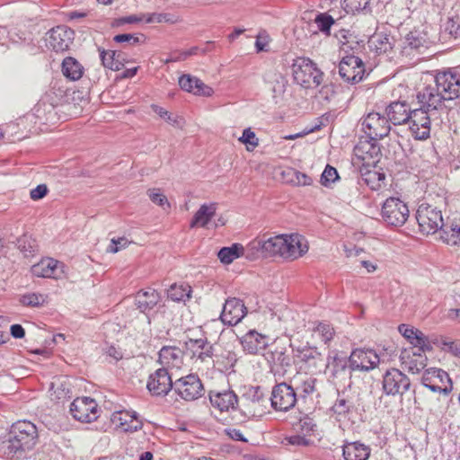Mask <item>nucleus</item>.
Listing matches in <instances>:
<instances>
[{
	"mask_svg": "<svg viewBox=\"0 0 460 460\" xmlns=\"http://www.w3.org/2000/svg\"><path fill=\"white\" fill-rule=\"evenodd\" d=\"M398 331L416 349V351L403 349L400 355V360L410 372L418 373L426 365L424 354L432 349L430 341L421 331L409 324H400Z\"/></svg>",
	"mask_w": 460,
	"mask_h": 460,
	"instance_id": "1",
	"label": "nucleus"
},
{
	"mask_svg": "<svg viewBox=\"0 0 460 460\" xmlns=\"http://www.w3.org/2000/svg\"><path fill=\"white\" fill-rule=\"evenodd\" d=\"M37 437V429L32 422L17 421L12 425L8 438L2 444L4 452L8 457H13L28 451L36 444Z\"/></svg>",
	"mask_w": 460,
	"mask_h": 460,
	"instance_id": "2",
	"label": "nucleus"
},
{
	"mask_svg": "<svg viewBox=\"0 0 460 460\" xmlns=\"http://www.w3.org/2000/svg\"><path fill=\"white\" fill-rule=\"evenodd\" d=\"M294 81L305 89L317 88L323 80V73L310 58L298 57L291 66Z\"/></svg>",
	"mask_w": 460,
	"mask_h": 460,
	"instance_id": "3",
	"label": "nucleus"
},
{
	"mask_svg": "<svg viewBox=\"0 0 460 460\" xmlns=\"http://www.w3.org/2000/svg\"><path fill=\"white\" fill-rule=\"evenodd\" d=\"M416 220L420 233L425 235L437 233L444 226L442 211L429 203H421L418 207Z\"/></svg>",
	"mask_w": 460,
	"mask_h": 460,
	"instance_id": "4",
	"label": "nucleus"
},
{
	"mask_svg": "<svg viewBox=\"0 0 460 460\" xmlns=\"http://www.w3.org/2000/svg\"><path fill=\"white\" fill-rule=\"evenodd\" d=\"M381 217L389 226H402L410 217L407 203L398 197L387 198L381 208Z\"/></svg>",
	"mask_w": 460,
	"mask_h": 460,
	"instance_id": "5",
	"label": "nucleus"
},
{
	"mask_svg": "<svg viewBox=\"0 0 460 460\" xmlns=\"http://www.w3.org/2000/svg\"><path fill=\"white\" fill-rule=\"evenodd\" d=\"M269 401L260 387L252 388L243 395L241 411L246 417L261 418L270 411Z\"/></svg>",
	"mask_w": 460,
	"mask_h": 460,
	"instance_id": "6",
	"label": "nucleus"
},
{
	"mask_svg": "<svg viewBox=\"0 0 460 460\" xmlns=\"http://www.w3.org/2000/svg\"><path fill=\"white\" fill-rule=\"evenodd\" d=\"M436 112H429L423 108L415 109L410 112V119L407 121L409 130L416 140H426L430 136L431 121Z\"/></svg>",
	"mask_w": 460,
	"mask_h": 460,
	"instance_id": "7",
	"label": "nucleus"
},
{
	"mask_svg": "<svg viewBox=\"0 0 460 460\" xmlns=\"http://www.w3.org/2000/svg\"><path fill=\"white\" fill-rule=\"evenodd\" d=\"M354 155L364 167L376 168L381 159L382 153L377 140L363 137L355 146Z\"/></svg>",
	"mask_w": 460,
	"mask_h": 460,
	"instance_id": "8",
	"label": "nucleus"
},
{
	"mask_svg": "<svg viewBox=\"0 0 460 460\" xmlns=\"http://www.w3.org/2000/svg\"><path fill=\"white\" fill-rule=\"evenodd\" d=\"M380 357L373 349H355L349 357V367L352 371L369 372L379 366Z\"/></svg>",
	"mask_w": 460,
	"mask_h": 460,
	"instance_id": "9",
	"label": "nucleus"
},
{
	"mask_svg": "<svg viewBox=\"0 0 460 460\" xmlns=\"http://www.w3.org/2000/svg\"><path fill=\"white\" fill-rule=\"evenodd\" d=\"M271 407L277 411H288L295 407L297 398L296 393L292 385L287 383L276 385L269 398Z\"/></svg>",
	"mask_w": 460,
	"mask_h": 460,
	"instance_id": "10",
	"label": "nucleus"
},
{
	"mask_svg": "<svg viewBox=\"0 0 460 460\" xmlns=\"http://www.w3.org/2000/svg\"><path fill=\"white\" fill-rule=\"evenodd\" d=\"M435 83L446 100H454L460 95V75L452 69L438 71Z\"/></svg>",
	"mask_w": 460,
	"mask_h": 460,
	"instance_id": "11",
	"label": "nucleus"
},
{
	"mask_svg": "<svg viewBox=\"0 0 460 460\" xmlns=\"http://www.w3.org/2000/svg\"><path fill=\"white\" fill-rule=\"evenodd\" d=\"M421 383L436 393L448 394L452 390V382L448 374L440 368L426 369L422 374Z\"/></svg>",
	"mask_w": 460,
	"mask_h": 460,
	"instance_id": "12",
	"label": "nucleus"
},
{
	"mask_svg": "<svg viewBox=\"0 0 460 460\" xmlns=\"http://www.w3.org/2000/svg\"><path fill=\"white\" fill-rule=\"evenodd\" d=\"M309 249L308 242L299 234H282V259L295 261L303 257Z\"/></svg>",
	"mask_w": 460,
	"mask_h": 460,
	"instance_id": "13",
	"label": "nucleus"
},
{
	"mask_svg": "<svg viewBox=\"0 0 460 460\" xmlns=\"http://www.w3.org/2000/svg\"><path fill=\"white\" fill-rule=\"evenodd\" d=\"M187 350L190 354L193 365L199 370L201 365L213 364L214 349L211 343L206 339L190 340L187 343Z\"/></svg>",
	"mask_w": 460,
	"mask_h": 460,
	"instance_id": "14",
	"label": "nucleus"
},
{
	"mask_svg": "<svg viewBox=\"0 0 460 460\" xmlns=\"http://www.w3.org/2000/svg\"><path fill=\"white\" fill-rule=\"evenodd\" d=\"M339 73L345 81L352 84L358 83L365 76V64L358 57L354 55L345 56L340 62Z\"/></svg>",
	"mask_w": 460,
	"mask_h": 460,
	"instance_id": "15",
	"label": "nucleus"
},
{
	"mask_svg": "<svg viewBox=\"0 0 460 460\" xmlns=\"http://www.w3.org/2000/svg\"><path fill=\"white\" fill-rule=\"evenodd\" d=\"M362 129L368 138L379 140L391 129L389 120L378 112H370L363 119Z\"/></svg>",
	"mask_w": 460,
	"mask_h": 460,
	"instance_id": "16",
	"label": "nucleus"
},
{
	"mask_svg": "<svg viewBox=\"0 0 460 460\" xmlns=\"http://www.w3.org/2000/svg\"><path fill=\"white\" fill-rule=\"evenodd\" d=\"M66 266L63 262L53 258H44L31 268V272L38 278H52L59 279L66 275Z\"/></svg>",
	"mask_w": 460,
	"mask_h": 460,
	"instance_id": "17",
	"label": "nucleus"
},
{
	"mask_svg": "<svg viewBox=\"0 0 460 460\" xmlns=\"http://www.w3.org/2000/svg\"><path fill=\"white\" fill-rule=\"evenodd\" d=\"M175 392L185 401H194L202 395L203 385L198 376L190 374L175 381Z\"/></svg>",
	"mask_w": 460,
	"mask_h": 460,
	"instance_id": "18",
	"label": "nucleus"
},
{
	"mask_svg": "<svg viewBox=\"0 0 460 460\" xmlns=\"http://www.w3.org/2000/svg\"><path fill=\"white\" fill-rule=\"evenodd\" d=\"M73 417L82 422H91L97 419L98 404L90 397H77L70 406Z\"/></svg>",
	"mask_w": 460,
	"mask_h": 460,
	"instance_id": "19",
	"label": "nucleus"
},
{
	"mask_svg": "<svg viewBox=\"0 0 460 460\" xmlns=\"http://www.w3.org/2000/svg\"><path fill=\"white\" fill-rule=\"evenodd\" d=\"M410 387L408 376L397 368L388 369L383 377V389L387 394H402Z\"/></svg>",
	"mask_w": 460,
	"mask_h": 460,
	"instance_id": "20",
	"label": "nucleus"
},
{
	"mask_svg": "<svg viewBox=\"0 0 460 460\" xmlns=\"http://www.w3.org/2000/svg\"><path fill=\"white\" fill-rule=\"evenodd\" d=\"M114 428L123 432H135L140 429L143 423L135 411L121 410L114 411L111 416Z\"/></svg>",
	"mask_w": 460,
	"mask_h": 460,
	"instance_id": "21",
	"label": "nucleus"
},
{
	"mask_svg": "<svg viewBox=\"0 0 460 460\" xmlns=\"http://www.w3.org/2000/svg\"><path fill=\"white\" fill-rule=\"evenodd\" d=\"M247 309L244 303L236 297L226 300L220 319L225 324L236 325L246 315Z\"/></svg>",
	"mask_w": 460,
	"mask_h": 460,
	"instance_id": "22",
	"label": "nucleus"
},
{
	"mask_svg": "<svg viewBox=\"0 0 460 460\" xmlns=\"http://www.w3.org/2000/svg\"><path fill=\"white\" fill-rule=\"evenodd\" d=\"M74 31L66 26H57L49 31L47 46L56 52L67 50L73 41Z\"/></svg>",
	"mask_w": 460,
	"mask_h": 460,
	"instance_id": "23",
	"label": "nucleus"
},
{
	"mask_svg": "<svg viewBox=\"0 0 460 460\" xmlns=\"http://www.w3.org/2000/svg\"><path fill=\"white\" fill-rule=\"evenodd\" d=\"M243 349L251 355L262 354L269 346L270 338L255 330H250L241 338Z\"/></svg>",
	"mask_w": 460,
	"mask_h": 460,
	"instance_id": "24",
	"label": "nucleus"
},
{
	"mask_svg": "<svg viewBox=\"0 0 460 460\" xmlns=\"http://www.w3.org/2000/svg\"><path fill=\"white\" fill-rule=\"evenodd\" d=\"M146 387L154 395L167 394L172 387V376L168 370L166 368H159L151 374Z\"/></svg>",
	"mask_w": 460,
	"mask_h": 460,
	"instance_id": "25",
	"label": "nucleus"
},
{
	"mask_svg": "<svg viewBox=\"0 0 460 460\" xmlns=\"http://www.w3.org/2000/svg\"><path fill=\"white\" fill-rule=\"evenodd\" d=\"M417 98L421 105L420 108L429 111V112L434 111L436 113L438 107L442 105L443 101L446 100L437 85L424 86L418 92Z\"/></svg>",
	"mask_w": 460,
	"mask_h": 460,
	"instance_id": "26",
	"label": "nucleus"
},
{
	"mask_svg": "<svg viewBox=\"0 0 460 460\" xmlns=\"http://www.w3.org/2000/svg\"><path fill=\"white\" fill-rule=\"evenodd\" d=\"M180 87L194 95L210 97L214 94V90L209 85L204 84L199 78L190 75H182L179 77Z\"/></svg>",
	"mask_w": 460,
	"mask_h": 460,
	"instance_id": "27",
	"label": "nucleus"
},
{
	"mask_svg": "<svg viewBox=\"0 0 460 460\" xmlns=\"http://www.w3.org/2000/svg\"><path fill=\"white\" fill-rule=\"evenodd\" d=\"M209 400L212 406L221 412H228L234 410L238 405V398L234 392L230 390L211 391Z\"/></svg>",
	"mask_w": 460,
	"mask_h": 460,
	"instance_id": "28",
	"label": "nucleus"
},
{
	"mask_svg": "<svg viewBox=\"0 0 460 460\" xmlns=\"http://www.w3.org/2000/svg\"><path fill=\"white\" fill-rule=\"evenodd\" d=\"M250 245L261 251L266 256H279L282 258V234L268 238H257Z\"/></svg>",
	"mask_w": 460,
	"mask_h": 460,
	"instance_id": "29",
	"label": "nucleus"
},
{
	"mask_svg": "<svg viewBox=\"0 0 460 460\" xmlns=\"http://www.w3.org/2000/svg\"><path fill=\"white\" fill-rule=\"evenodd\" d=\"M159 362L163 368L180 369L183 365V351L176 346H164L159 351Z\"/></svg>",
	"mask_w": 460,
	"mask_h": 460,
	"instance_id": "30",
	"label": "nucleus"
},
{
	"mask_svg": "<svg viewBox=\"0 0 460 460\" xmlns=\"http://www.w3.org/2000/svg\"><path fill=\"white\" fill-rule=\"evenodd\" d=\"M371 447L360 441L345 442L342 446L344 460H368Z\"/></svg>",
	"mask_w": 460,
	"mask_h": 460,
	"instance_id": "31",
	"label": "nucleus"
},
{
	"mask_svg": "<svg viewBox=\"0 0 460 460\" xmlns=\"http://www.w3.org/2000/svg\"><path fill=\"white\" fill-rule=\"evenodd\" d=\"M217 210V203L216 202L202 204L193 215V217L190 223V226L191 228H207L210 220L216 215Z\"/></svg>",
	"mask_w": 460,
	"mask_h": 460,
	"instance_id": "32",
	"label": "nucleus"
},
{
	"mask_svg": "<svg viewBox=\"0 0 460 460\" xmlns=\"http://www.w3.org/2000/svg\"><path fill=\"white\" fill-rule=\"evenodd\" d=\"M160 294L153 288L140 290L136 294L135 302L141 312L152 310L160 301Z\"/></svg>",
	"mask_w": 460,
	"mask_h": 460,
	"instance_id": "33",
	"label": "nucleus"
},
{
	"mask_svg": "<svg viewBox=\"0 0 460 460\" xmlns=\"http://www.w3.org/2000/svg\"><path fill=\"white\" fill-rule=\"evenodd\" d=\"M55 117L54 106L50 103L44 102H39L33 108L31 113H28L22 119V122L25 119L26 121H32L33 119L39 120L40 124H47L49 120Z\"/></svg>",
	"mask_w": 460,
	"mask_h": 460,
	"instance_id": "34",
	"label": "nucleus"
},
{
	"mask_svg": "<svg viewBox=\"0 0 460 460\" xmlns=\"http://www.w3.org/2000/svg\"><path fill=\"white\" fill-rule=\"evenodd\" d=\"M368 47L377 55L386 54L393 49V39L385 33H375L368 40Z\"/></svg>",
	"mask_w": 460,
	"mask_h": 460,
	"instance_id": "35",
	"label": "nucleus"
},
{
	"mask_svg": "<svg viewBox=\"0 0 460 460\" xmlns=\"http://www.w3.org/2000/svg\"><path fill=\"white\" fill-rule=\"evenodd\" d=\"M386 113L389 120L395 125L407 123L410 119V113L405 102H395L391 103L386 109Z\"/></svg>",
	"mask_w": 460,
	"mask_h": 460,
	"instance_id": "36",
	"label": "nucleus"
},
{
	"mask_svg": "<svg viewBox=\"0 0 460 460\" xmlns=\"http://www.w3.org/2000/svg\"><path fill=\"white\" fill-rule=\"evenodd\" d=\"M165 21L166 17L164 14L156 13L131 14L119 20L120 23H161Z\"/></svg>",
	"mask_w": 460,
	"mask_h": 460,
	"instance_id": "37",
	"label": "nucleus"
},
{
	"mask_svg": "<svg viewBox=\"0 0 460 460\" xmlns=\"http://www.w3.org/2000/svg\"><path fill=\"white\" fill-rule=\"evenodd\" d=\"M282 179L287 182L296 186H310L313 180L307 174L301 172L294 168H288L281 173Z\"/></svg>",
	"mask_w": 460,
	"mask_h": 460,
	"instance_id": "38",
	"label": "nucleus"
},
{
	"mask_svg": "<svg viewBox=\"0 0 460 460\" xmlns=\"http://www.w3.org/2000/svg\"><path fill=\"white\" fill-rule=\"evenodd\" d=\"M100 57L102 65L111 70L119 71L124 66V58L121 52L102 50Z\"/></svg>",
	"mask_w": 460,
	"mask_h": 460,
	"instance_id": "39",
	"label": "nucleus"
},
{
	"mask_svg": "<svg viewBox=\"0 0 460 460\" xmlns=\"http://www.w3.org/2000/svg\"><path fill=\"white\" fill-rule=\"evenodd\" d=\"M244 253V248L240 243H234L229 247H223L218 252V258L224 264H230L234 260L242 257Z\"/></svg>",
	"mask_w": 460,
	"mask_h": 460,
	"instance_id": "40",
	"label": "nucleus"
},
{
	"mask_svg": "<svg viewBox=\"0 0 460 460\" xmlns=\"http://www.w3.org/2000/svg\"><path fill=\"white\" fill-rule=\"evenodd\" d=\"M352 409V402L343 396H339L332 406V411L335 415L336 420L339 421L349 419V415Z\"/></svg>",
	"mask_w": 460,
	"mask_h": 460,
	"instance_id": "41",
	"label": "nucleus"
},
{
	"mask_svg": "<svg viewBox=\"0 0 460 460\" xmlns=\"http://www.w3.org/2000/svg\"><path fill=\"white\" fill-rule=\"evenodd\" d=\"M168 298L175 302H185L191 296V287L187 283L173 284L167 291Z\"/></svg>",
	"mask_w": 460,
	"mask_h": 460,
	"instance_id": "42",
	"label": "nucleus"
},
{
	"mask_svg": "<svg viewBox=\"0 0 460 460\" xmlns=\"http://www.w3.org/2000/svg\"><path fill=\"white\" fill-rule=\"evenodd\" d=\"M62 72L66 77L71 80H78L82 77L83 68L78 61L69 57L63 60Z\"/></svg>",
	"mask_w": 460,
	"mask_h": 460,
	"instance_id": "43",
	"label": "nucleus"
},
{
	"mask_svg": "<svg viewBox=\"0 0 460 460\" xmlns=\"http://www.w3.org/2000/svg\"><path fill=\"white\" fill-rule=\"evenodd\" d=\"M334 335L333 327L326 323H319L313 331V336L324 344H328L334 338Z\"/></svg>",
	"mask_w": 460,
	"mask_h": 460,
	"instance_id": "44",
	"label": "nucleus"
},
{
	"mask_svg": "<svg viewBox=\"0 0 460 460\" xmlns=\"http://www.w3.org/2000/svg\"><path fill=\"white\" fill-rule=\"evenodd\" d=\"M297 380L299 384L296 385V389L302 394V396L312 395L316 391V378L306 375H300L297 376Z\"/></svg>",
	"mask_w": 460,
	"mask_h": 460,
	"instance_id": "45",
	"label": "nucleus"
},
{
	"mask_svg": "<svg viewBox=\"0 0 460 460\" xmlns=\"http://www.w3.org/2000/svg\"><path fill=\"white\" fill-rule=\"evenodd\" d=\"M370 0H342L341 6L347 13H358L370 9Z\"/></svg>",
	"mask_w": 460,
	"mask_h": 460,
	"instance_id": "46",
	"label": "nucleus"
},
{
	"mask_svg": "<svg viewBox=\"0 0 460 460\" xmlns=\"http://www.w3.org/2000/svg\"><path fill=\"white\" fill-rule=\"evenodd\" d=\"M364 181L372 190H378L385 180V175L376 169L367 170L364 172Z\"/></svg>",
	"mask_w": 460,
	"mask_h": 460,
	"instance_id": "47",
	"label": "nucleus"
},
{
	"mask_svg": "<svg viewBox=\"0 0 460 460\" xmlns=\"http://www.w3.org/2000/svg\"><path fill=\"white\" fill-rule=\"evenodd\" d=\"M238 140L245 146L248 152H252L260 144L259 138L251 128H245Z\"/></svg>",
	"mask_w": 460,
	"mask_h": 460,
	"instance_id": "48",
	"label": "nucleus"
},
{
	"mask_svg": "<svg viewBox=\"0 0 460 460\" xmlns=\"http://www.w3.org/2000/svg\"><path fill=\"white\" fill-rule=\"evenodd\" d=\"M442 238L447 244H458L460 243V225L452 224L448 230L443 232Z\"/></svg>",
	"mask_w": 460,
	"mask_h": 460,
	"instance_id": "49",
	"label": "nucleus"
},
{
	"mask_svg": "<svg viewBox=\"0 0 460 460\" xmlns=\"http://www.w3.org/2000/svg\"><path fill=\"white\" fill-rule=\"evenodd\" d=\"M425 42V36L419 31H410L405 37V44L411 49H419Z\"/></svg>",
	"mask_w": 460,
	"mask_h": 460,
	"instance_id": "50",
	"label": "nucleus"
},
{
	"mask_svg": "<svg viewBox=\"0 0 460 460\" xmlns=\"http://www.w3.org/2000/svg\"><path fill=\"white\" fill-rule=\"evenodd\" d=\"M147 195L153 203H155L162 208L166 207V208H170L171 205H170L166 196L161 191L160 189H157V188L149 189L147 190Z\"/></svg>",
	"mask_w": 460,
	"mask_h": 460,
	"instance_id": "51",
	"label": "nucleus"
},
{
	"mask_svg": "<svg viewBox=\"0 0 460 460\" xmlns=\"http://www.w3.org/2000/svg\"><path fill=\"white\" fill-rule=\"evenodd\" d=\"M282 443L284 445H289L294 447H307L312 444V439L310 438V436L306 435H293L289 437H286Z\"/></svg>",
	"mask_w": 460,
	"mask_h": 460,
	"instance_id": "52",
	"label": "nucleus"
},
{
	"mask_svg": "<svg viewBox=\"0 0 460 460\" xmlns=\"http://www.w3.org/2000/svg\"><path fill=\"white\" fill-rule=\"evenodd\" d=\"M132 242L125 236L112 238L107 247V252L117 253L118 252L128 248Z\"/></svg>",
	"mask_w": 460,
	"mask_h": 460,
	"instance_id": "53",
	"label": "nucleus"
},
{
	"mask_svg": "<svg viewBox=\"0 0 460 460\" xmlns=\"http://www.w3.org/2000/svg\"><path fill=\"white\" fill-rule=\"evenodd\" d=\"M22 303L25 305L39 306L47 301V296L42 294L31 293L22 296Z\"/></svg>",
	"mask_w": 460,
	"mask_h": 460,
	"instance_id": "54",
	"label": "nucleus"
},
{
	"mask_svg": "<svg viewBox=\"0 0 460 460\" xmlns=\"http://www.w3.org/2000/svg\"><path fill=\"white\" fill-rule=\"evenodd\" d=\"M338 179H339V175H338L337 170L331 165H327L322 173L321 183L323 186L327 187V186H330L332 183H333Z\"/></svg>",
	"mask_w": 460,
	"mask_h": 460,
	"instance_id": "55",
	"label": "nucleus"
},
{
	"mask_svg": "<svg viewBox=\"0 0 460 460\" xmlns=\"http://www.w3.org/2000/svg\"><path fill=\"white\" fill-rule=\"evenodd\" d=\"M443 349L460 358V340L445 341L442 343Z\"/></svg>",
	"mask_w": 460,
	"mask_h": 460,
	"instance_id": "56",
	"label": "nucleus"
},
{
	"mask_svg": "<svg viewBox=\"0 0 460 460\" xmlns=\"http://www.w3.org/2000/svg\"><path fill=\"white\" fill-rule=\"evenodd\" d=\"M315 22L322 31H328L334 22L332 16L325 14L317 16Z\"/></svg>",
	"mask_w": 460,
	"mask_h": 460,
	"instance_id": "57",
	"label": "nucleus"
},
{
	"mask_svg": "<svg viewBox=\"0 0 460 460\" xmlns=\"http://www.w3.org/2000/svg\"><path fill=\"white\" fill-rule=\"evenodd\" d=\"M270 41V36L265 32H261L256 37L255 47L257 51H265Z\"/></svg>",
	"mask_w": 460,
	"mask_h": 460,
	"instance_id": "58",
	"label": "nucleus"
},
{
	"mask_svg": "<svg viewBox=\"0 0 460 460\" xmlns=\"http://www.w3.org/2000/svg\"><path fill=\"white\" fill-rule=\"evenodd\" d=\"M48 193V188L45 184L38 185L36 188L32 189L30 192V197L33 200H39L44 198Z\"/></svg>",
	"mask_w": 460,
	"mask_h": 460,
	"instance_id": "59",
	"label": "nucleus"
},
{
	"mask_svg": "<svg viewBox=\"0 0 460 460\" xmlns=\"http://www.w3.org/2000/svg\"><path fill=\"white\" fill-rule=\"evenodd\" d=\"M114 41L118 43L129 42L136 44L139 41L138 37L133 34H118L113 38Z\"/></svg>",
	"mask_w": 460,
	"mask_h": 460,
	"instance_id": "60",
	"label": "nucleus"
},
{
	"mask_svg": "<svg viewBox=\"0 0 460 460\" xmlns=\"http://www.w3.org/2000/svg\"><path fill=\"white\" fill-rule=\"evenodd\" d=\"M151 109L153 110L154 112H155L158 116H160L161 118L166 119L167 121L169 122H175L174 119H172V114L169 113L165 109H164L163 107H160L158 105H155V104H152L151 105Z\"/></svg>",
	"mask_w": 460,
	"mask_h": 460,
	"instance_id": "61",
	"label": "nucleus"
},
{
	"mask_svg": "<svg viewBox=\"0 0 460 460\" xmlns=\"http://www.w3.org/2000/svg\"><path fill=\"white\" fill-rule=\"evenodd\" d=\"M226 431V434L229 436V438H231L234 440L246 441V438H244L242 430H240L238 429L230 428V429H227Z\"/></svg>",
	"mask_w": 460,
	"mask_h": 460,
	"instance_id": "62",
	"label": "nucleus"
},
{
	"mask_svg": "<svg viewBox=\"0 0 460 460\" xmlns=\"http://www.w3.org/2000/svg\"><path fill=\"white\" fill-rule=\"evenodd\" d=\"M336 38L338 39L339 42L342 45V46H345L347 44H349L350 42L349 39L352 38V34H350L348 31L346 30H341L337 34H336Z\"/></svg>",
	"mask_w": 460,
	"mask_h": 460,
	"instance_id": "63",
	"label": "nucleus"
},
{
	"mask_svg": "<svg viewBox=\"0 0 460 460\" xmlns=\"http://www.w3.org/2000/svg\"><path fill=\"white\" fill-rule=\"evenodd\" d=\"M107 354L109 357L114 358L116 361H118L123 358L122 351L114 346L109 347V349L107 350Z\"/></svg>",
	"mask_w": 460,
	"mask_h": 460,
	"instance_id": "64",
	"label": "nucleus"
}]
</instances>
